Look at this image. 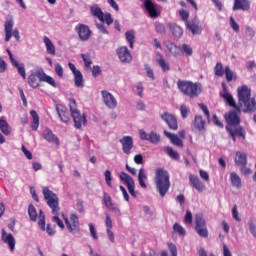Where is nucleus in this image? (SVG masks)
Segmentation results:
<instances>
[{
	"label": "nucleus",
	"mask_w": 256,
	"mask_h": 256,
	"mask_svg": "<svg viewBox=\"0 0 256 256\" xmlns=\"http://www.w3.org/2000/svg\"><path fill=\"white\" fill-rule=\"evenodd\" d=\"M222 97L223 99H225L230 107L237 109L238 112L242 111L243 113H255L256 111L255 98H248L244 102H239L237 105L235 99L233 98V95H231V93L227 92L226 90H224Z\"/></svg>",
	"instance_id": "1"
},
{
	"label": "nucleus",
	"mask_w": 256,
	"mask_h": 256,
	"mask_svg": "<svg viewBox=\"0 0 256 256\" xmlns=\"http://www.w3.org/2000/svg\"><path fill=\"white\" fill-rule=\"evenodd\" d=\"M222 253L223 256H233V253H231V249H229V246H227V244H223Z\"/></svg>",
	"instance_id": "63"
},
{
	"label": "nucleus",
	"mask_w": 256,
	"mask_h": 256,
	"mask_svg": "<svg viewBox=\"0 0 256 256\" xmlns=\"http://www.w3.org/2000/svg\"><path fill=\"white\" fill-rule=\"evenodd\" d=\"M39 80L43 81L44 83H48V85H51V87H57V82H55V79L45 73V71L42 70L41 73H38Z\"/></svg>",
	"instance_id": "33"
},
{
	"label": "nucleus",
	"mask_w": 256,
	"mask_h": 256,
	"mask_svg": "<svg viewBox=\"0 0 256 256\" xmlns=\"http://www.w3.org/2000/svg\"><path fill=\"white\" fill-rule=\"evenodd\" d=\"M69 108L75 129H83V126L85 127V125H87V116L81 114V111L77 109V102L74 98L69 100Z\"/></svg>",
	"instance_id": "2"
},
{
	"label": "nucleus",
	"mask_w": 256,
	"mask_h": 256,
	"mask_svg": "<svg viewBox=\"0 0 256 256\" xmlns=\"http://www.w3.org/2000/svg\"><path fill=\"white\" fill-rule=\"evenodd\" d=\"M248 227H249V231H250L251 235L253 237H255V239H256V225H255V223H253V221L250 220L248 222Z\"/></svg>",
	"instance_id": "53"
},
{
	"label": "nucleus",
	"mask_w": 256,
	"mask_h": 256,
	"mask_svg": "<svg viewBox=\"0 0 256 256\" xmlns=\"http://www.w3.org/2000/svg\"><path fill=\"white\" fill-rule=\"evenodd\" d=\"M101 94L104 104L108 109H115V107H117V99H115L113 94L109 93L107 90H102Z\"/></svg>",
	"instance_id": "16"
},
{
	"label": "nucleus",
	"mask_w": 256,
	"mask_h": 256,
	"mask_svg": "<svg viewBox=\"0 0 256 256\" xmlns=\"http://www.w3.org/2000/svg\"><path fill=\"white\" fill-rule=\"evenodd\" d=\"M141 1H144V7L152 19L159 17V14L157 13V8L155 6V3H153V1L151 0H141Z\"/></svg>",
	"instance_id": "27"
},
{
	"label": "nucleus",
	"mask_w": 256,
	"mask_h": 256,
	"mask_svg": "<svg viewBox=\"0 0 256 256\" xmlns=\"http://www.w3.org/2000/svg\"><path fill=\"white\" fill-rule=\"evenodd\" d=\"M43 137L45 141H48V143H54V145L57 146L60 145L59 138L55 134H53V131L49 128H46L43 131Z\"/></svg>",
	"instance_id": "29"
},
{
	"label": "nucleus",
	"mask_w": 256,
	"mask_h": 256,
	"mask_svg": "<svg viewBox=\"0 0 256 256\" xmlns=\"http://www.w3.org/2000/svg\"><path fill=\"white\" fill-rule=\"evenodd\" d=\"M1 239L3 243L9 246L10 251H15V237H13V234H8L5 229H2Z\"/></svg>",
	"instance_id": "24"
},
{
	"label": "nucleus",
	"mask_w": 256,
	"mask_h": 256,
	"mask_svg": "<svg viewBox=\"0 0 256 256\" xmlns=\"http://www.w3.org/2000/svg\"><path fill=\"white\" fill-rule=\"evenodd\" d=\"M180 113L183 117V119L187 118L189 115V108H187V106L185 105H181L180 106Z\"/></svg>",
	"instance_id": "59"
},
{
	"label": "nucleus",
	"mask_w": 256,
	"mask_h": 256,
	"mask_svg": "<svg viewBox=\"0 0 256 256\" xmlns=\"http://www.w3.org/2000/svg\"><path fill=\"white\" fill-rule=\"evenodd\" d=\"M104 177H105V181H106V184L108 185V187H113V184L111 183V181H113V178L111 177L110 170H106L104 172Z\"/></svg>",
	"instance_id": "50"
},
{
	"label": "nucleus",
	"mask_w": 256,
	"mask_h": 256,
	"mask_svg": "<svg viewBox=\"0 0 256 256\" xmlns=\"http://www.w3.org/2000/svg\"><path fill=\"white\" fill-rule=\"evenodd\" d=\"M0 131L4 135H11V127L9 126V123L2 118H0Z\"/></svg>",
	"instance_id": "40"
},
{
	"label": "nucleus",
	"mask_w": 256,
	"mask_h": 256,
	"mask_svg": "<svg viewBox=\"0 0 256 256\" xmlns=\"http://www.w3.org/2000/svg\"><path fill=\"white\" fill-rule=\"evenodd\" d=\"M55 73L58 77H63V66H61V64L57 63L55 65Z\"/></svg>",
	"instance_id": "62"
},
{
	"label": "nucleus",
	"mask_w": 256,
	"mask_h": 256,
	"mask_svg": "<svg viewBox=\"0 0 256 256\" xmlns=\"http://www.w3.org/2000/svg\"><path fill=\"white\" fill-rule=\"evenodd\" d=\"M214 74L216 77H223L225 75V69H223V64L218 62L214 67Z\"/></svg>",
	"instance_id": "45"
},
{
	"label": "nucleus",
	"mask_w": 256,
	"mask_h": 256,
	"mask_svg": "<svg viewBox=\"0 0 256 256\" xmlns=\"http://www.w3.org/2000/svg\"><path fill=\"white\" fill-rule=\"evenodd\" d=\"M159 139H160V136L157 133L151 132L149 134L148 141H150L151 143H159Z\"/></svg>",
	"instance_id": "51"
},
{
	"label": "nucleus",
	"mask_w": 256,
	"mask_h": 256,
	"mask_svg": "<svg viewBox=\"0 0 256 256\" xmlns=\"http://www.w3.org/2000/svg\"><path fill=\"white\" fill-rule=\"evenodd\" d=\"M233 11H249L251 2L249 0H234Z\"/></svg>",
	"instance_id": "26"
},
{
	"label": "nucleus",
	"mask_w": 256,
	"mask_h": 256,
	"mask_svg": "<svg viewBox=\"0 0 256 256\" xmlns=\"http://www.w3.org/2000/svg\"><path fill=\"white\" fill-rule=\"evenodd\" d=\"M161 69L164 73H167V71L171 70V66L169 65V63L167 61H165L164 59L161 60Z\"/></svg>",
	"instance_id": "57"
},
{
	"label": "nucleus",
	"mask_w": 256,
	"mask_h": 256,
	"mask_svg": "<svg viewBox=\"0 0 256 256\" xmlns=\"http://www.w3.org/2000/svg\"><path fill=\"white\" fill-rule=\"evenodd\" d=\"M189 181L196 191H199L200 193L205 191V184H203V182H201L199 177H197L193 174H190Z\"/></svg>",
	"instance_id": "28"
},
{
	"label": "nucleus",
	"mask_w": 256,
	"mask_h": 256,
	"mask_svg": "<svg viewBox=\"0 0 256 256\" xmlns=\"http://www.w3.org/2000/svg\"><path fill=\"white\" fill-rule=\"evenodd\" d=\"M125 37L130 45V49H133V43L135 42V32L133 30L127 31L125 33Z\"/></svg>",
	"instance_id": "46"
},
{
	"label": "nucleus",
	"mask_w": 256,
	"mask_h": 256,
	"mask_svg": "<svg viewBox=\"0 0 256 256\" xmlns=\"http://www.w3.org/2000/svg\"><path fill=\"white\" fill-rule=\"evenodd\" d=\"M117 55L122 63H131V61H133V56L127 46L118 48Z\"/></svg>",
	"instance_id": "18"
},
{
	"label": "nucleus",
	"mask_w": 256,
	"mask_h": 256,
	"mask_svg": "<svg viewBox=\"0 0 256 256\" xmlns=\"http://www.w3.org/2000/svg\"><path fill=\"white\" fill-rule=\"evenodd\" d=\"M170 187L171 181L169 180V173L161 170V197H165V195H167Z\"/></svg>",
	"instance_id": "15"
},
{
	"label": "nucleus",
	"mask_w": 256,
	"mask_h": 256,
	"mask_svg": "<svg viewBox=\"0 0 256 256\" xmlns=\"http://www.w3.org/2000/svg\"><path fill=\"white\" fill-rule=\"evenodd\" d=\"M168 249H169L172 256H177V246H175V244L169 242L168 243Z\"/></svg>",
	"instance_id": "61"
},
{
	"label": "nucleus",
	"mask_w": 256,
	"mask_h": 256,
	"mask_svg": "<svg viewBox=\"0 0 256 256\" xmlns=\"http://www.w3.org/2000/svg\"><path fill=\"white\" fill-rule=\"evenodd\" d=\"M170 31L173 35V37H176V39H181L183 37V28L177 24H170Z\"/></svg>",
	"instance_id": "35"
},
{
	"label": "nucleus",
	"mask_w": 256,
	"mask_h": 256,
	"mask_svg": "<svg viewBox=\"0 0 256 256\" xmlns=\"http://www.w3.org/2000/svg\"><path fill=\"white\" fill-rule=\"evenodd\" d=\"M81 57L84 61V65L86 69H90L91 65H93V61L91 60V57L89 56V54H81Z\"/></svg>",
	"instance_id": "47"
},
{
	"label": "nucleus",
	"mask_w": 256,
	"mask_h": 256,
	"mask_svg": "<svg viewBox=\"0 0 256 256\" xmlns=\"http://www.w3.org/2000/svg\"><path fill=\"white\" fill-rule=\"evenodd\" d=\"M103 203L109 211H114V213H118V215H121V209L116 207L115 203H113V198L107 192L103 193Z\"/></svg>",
	"instance_id": "22"
},
{
	"label": "nucleus",
	"mask_w": 256,
	"mask_h": 256,
	"mask_svg": "<svg viewBox=\"0 0 256 256\" xmlns=\"http://www.w3.org/2000/svg\"><path fill=\"white\" fill-rule=\"evenodd\" d=\"M179 16L181 17L182 21H184L187 25V23H189V11L185 10V9H180L178 11Z\"/></svg>",
	"instance_id": "48"
},
{
	"label": "nucleus",
	"mask_w": 256,
	"mask_h": 256,
	"mask_svg": "<svg viewBox=\"0 0 256 256\" xmlns=\"http://www.w3.org/2000/svg\"><path fill=\"white\" fill-rule=\"evenodd\" d=\"M154 181H155L158 193H161V168H156Z\"/></svg>",
	"instance_id": "42"
},
{
	"label": "nucleus",
	"mask_w": 256,
	"mask_h": 256,
	"mask_svg": "<svg viewBox=\"0 0 256 256\" xmlns=\"http://www.w3.org/2000/svg\"><path fill=\"white\" fill-rule=\"evenodd\" d=\"M68 67L74 75V83L76 87H83V74L81 73V71L77 70V67H75V64L71 62L68 63Z\"/></svg>",
	"instance_id": "21"
},
{
	"label": "nucleus",
	"mask_w": 256,
	"mask_h": 256,
	"mask_svg": "<svg viewBox=\"0 0 256 256\" xmlns=\"http://www.w3.org/2000/svg\"><path fill=\"white\" fill-rule=\"evenodd\" d=\"M42 193L44 195V199L52 210L54 215H59V211H61V207H59V197L55 194L49 187H43Z\"/></svg>",
	"instance_id": "4"
},
{
	"label": "nucleus",
	"mask_w": 256,
	"mask_h": 256,
	"mask_svg": "<svg viewBox=\"0 0 256 256\" xmlns=\"http://www.w3.org/2000/svg\"><path fill=\"white\" fill-rule=\"evenodd\" d=\"M53 223L58 225L60 229H65V224L59 219V216H54L52 218Z\"/></svg>",
	"instance_id": "58"
},
{
	"label": "nucleus",
	"mask_w": 256,
	"mask_h": 256,
	"mask_svg": "<svg viewBox=\"0 0 256 256\" xmlns=\"http://www.w3.org/2000/svg\"><path fill=\"white\" fill-rule=\"evenodd\" d=\"M230 27L233 29V31L239 33V24H237L233 17H230Z\"/></svg>",
	"instance_id": "56"
},
{
	"label": "nucleus",
	"mask_w": 256,
	"mask_h": 256,
	"mask_svg": "<svg viewBox=\"0 0 256 256\" xmlns=\"http://www.w3.org/2000/svg\"><path fill=\"white\" fill-rule=\"evenodd\" d=\"M91 11V15H93V17H96L97 19H99V21H101V23H105V14L103 13V10H101V8L97 5L92 6L90 8Z\"/></svg>",
	"instance_id": "30"
},
{
	"label": "nucleus",
	"mask_w": 256,
	"mask_h": 256,
	"mask_svg": "<svg viewBox=\"0 0 256 256\" xmlns=\"http://www.w3.org/2000/svg\"><path fill=\"white\" fill-rule=\"evenodd\" d=\"M238 103H245L247 99H251V88L242 85L237 88Z\"/></svg>",
	"instance_id": "19"
},
{
	"label": "nucleus",
	"mask_w": 256,
	"mask_h": 256,
	"mask_svg": "<svg viewBox=\"0 0 256 256\" xmlns=\"http://www.w3.org/2000/svg\"><path fill=\"white\" fill-rule=\"evenodd\" d=\"M166 154L170 159H173L174 161L179 160V152H177L173 147L167 146L165 148Z\"/></svg>",
	"instance_id": "41"
},
{
	"label": "nucleus",
	"mask_w": 256,
	"mask_h": 256,
	"mask_svg": "<svg viewBox=\"0 0 256 256\" xmlns=\"http://www.w3.org/2000/svg\"><path fill=\"white\" fill-rule=\"evenodd\" d=\"M28 215L30 218V221H37V218L39 219L38 225L41 229V231H45V214L43 213V210H39V215L37 214V209L33 204H30L28 206Z\"/></svg>",
	"instance_id": "8"
},
{
	"label": "nucleus",
	"mask_w": 256,
	"mask_h": 256,
	"mask_svg": "<svg viewBox=\"0 0 256 256\" xmlns=\"http://www.w3.org/2000/svg\"><path fill=\"white\" fill-rule=\"evenodd\" d=\"M62 218L69 233H79L81 231V227L79 226V216H77V213L71 214L69 218L62 213Z\"/></svg>",
	"instance_id": "6"
},
{
	"label": "nucleus",
	"mask_w": 256,
	"mask_h": 256,
	"mask_svg": "<svg viewBox=\"0 0 256 256\" xmlns=\"http://www.w3.org/2000/svg\"><path fill=\"white\" fill-rule=\"evenodd\" d=\"M240 173H242V175H251V173H253V171H251V168L247 167V165H242L240 168Z\"/></svg>",
	"instance_id": "55"
},
{
	"label": "nucleus",
	"mask_w": 256,
	"mask_h": 256,
	"mask_svg": "<svg viewBox=\"0 0 256 256\" xmlns=\"http://www.w3.org/2000/svg\"><path fill=\"white\" fill-rule=\"evenodd\" d=\"M230 183L235 189H241V187H243L241 177L235 172L230 173Z\"/></svg>",
	"instance_id": "31"
},
{
	"label": "nucleus",
	"mask_w": 256,
	"mask_h": 256,
	"mask_svg": "<svg viewBox=\"0 0 256 256\" xmlns=\"http://www.w3.org/2000/svg\"><path fill=\"white\" fill-rule=\"evenodd\" d=\"M105 216H106V220H105L106 228L109 230L113 229V220L111 219V216H109L108 213H105Z\"/></svg>",
	"instance_id": "52"
},
{
	"label": "nucleus",
	"mask_w": 256,
	"mask_h": 256,
	"mask_svg": "<svg viewBox=\"0 0 256 256\" xmlns=\"http://www.w3.org/2000/svg\"><path fill=\"white\" fill-rule=\"evenodd\" d=\"M186 29L192 33V35H201L203 29L195 22H186Z\"/></svg>",
	"instance_id": "32"
},
{
	"label": "nucleus",
	"mask_w": 256,
	"mask_h": 256,
	"mask_svg": "<svg viewBox=\"0 0 256 256\" xmlns=\"http://www.w3.org/2000/svg\"><path fill=\"white\" fill-rule=\"evenodd\" d=\"M145 179H147V175L145 174V169L140 168L138 173V182L140 187H142V189H147V184L145 183Z\"/></svg>",
	"instance_id": "39"
},
{
	"label": "nucleus",
	"mask_w": 256,
	"mask_h": 256,
	"mask_svg": "<svg viewBox=\"0 0 256 256\" xmlns=\"http://www.w3.org/2000/svg\"><path fill=\"white\" fill-rule=\"evenodd\" d=\"M43 41L48 55H55V45L53 42H51V39H49L47 36H44Z\"/></svg>",
	"instance_id": "36"
},
{
	"label": "nucleus",
	"mask_w": 256,
	"mask_h": 256,
	"mask_svg": "<svg viewBox=\"0 0 256 256\" xmlns=\"http://www.w3.org/2000/svg\"><path fill=\"white\" fill-rule=\"evenodd\" d=\"M144 68H145L147 77H149L151 81H155V74L153 72V69H151V67H149L148 64H145Z\"/></svg>",
	"instance_id": "49"
},
{
	"label": "nucleus",
	"mask_w": 256,
	"mask_h": 256,
	"mask_svg": "<svg viewBox=\"0 0 256 256\" xmlns=\"http://www.w3.org/2000/svg\"><path fill=\"white\" fill-rule=\"evenodd\" d=\"M56 111L62 123H69V121H71V114L69 113L67 106L63 104H57Z\"/></svg>",
	"instance_id": "17"
},
{
	"label": "nucleus",
	"mask_w": 256,
	"mask_h": 256,
	"mask_svg": "<svg viewBox=\"0 0 256 256\" xmlns=\"http://www.w3.org/2000/svg\"><path fill=\"white\" fill-rule=\"evenodd\" d=\"M164 135L169 139L172 145L176 147H183V139H185V130H181L178 132V135L175 133H171L167 130H164Z\"/></svg>",
	"instance_id": "10"
},
{
	"label": "nucleus",
	"mask_w": 256,
	"mask_h": 256,
	"mask_svg": "<svg viewBox=\"0 0 256 256\" xmlns=\"http://www.w3.org/2000/svg\"><path fill=\"white\" fill-rule=\"evenodd\" d=\"M224 73L226 76V81L228 83H231V81H237V73H235L233 70H231V67L226 66L224 68Z\"/></svg>",
	"instance_id": "37"
},
{
	"label": "nucleus",
	"mask_w": 256,
	"mask_h": 256,
	"mask_svg": "<svg viewBox=\"0 0 256 256\" xmlns=\"http://www.w3.org/2000/svg\"><path fill=\"white\" fill-rule=\"evenodd\" d=\"M39 73H43V70H37L28 76V85L32 87V89H37V87L41 85L42 80L39 79Z\"/></svg>",
	"instance_id": "23"
},
{
	"label": "nucleus",
	"mask_w": 256,
	"mask_h": 256,
	"mask_svg": "<svg viewBox=\"0 0 256 256\" xmlns=\"http://www.w3.org/2000/svg\"><path fill=\"white\" fill-rule=\"evenodd\" d=\"M120 143L122 145L123 152L126 155H129L131 153V149H133V137L124 136L122 139H120Z\"/></svg>",
	"instance_id": "25"
},
{
	"label": "nucleus",
	"mask_w": 256,
	"mask_h": 256,
	"mask_svg": "<svg viewBox=\"0 0 256 256\" xmlns=\"http://www.w3.org/2000/svg\"><path fill=\"white\" fill-rule=\"evenodd\" d=\"M173 230L175 233H177L178 235L185 237L187 235V231L185 230V228L183 226H181V224L179 223H175L173 225Z\"/></svg>",
	"instance_id": "44"
},
{
	"label": "nucleus",
	"mask_w": 256,
	"mask_h": 256,
	"mask_svg": "<svg viewBox=\"0 0 256 256\" xmlns=\"http://www.w3.org/2000/svg\"><path fill=\"white\" fill-rule=\"evenodd\" d=\"M234 161L239 167L247 165V154L244 152H236Z\"/></svg>",
	"instance_id": "34"
},
{
	"label": "nucleus",
	"mask_w": 256,
	"mask_h": 256,
	"mask_svg": "<svg viewBox=\"0 0 256 256\" xmlns=\"http://www.w3.org/2000/svg\"><path fill=\"white\" fill-rule=\"evenodd\" d=\"M164 45L172 55H179V51L186 55V57H191L193 55V48L189 44L177 46L173 42L165 41Z\"/></svg>",
	"instance_id": "5"
},
{
	"label": "nucleus",
	"mask_w": 256,
	"mask_h": 256,
	"mask_svg": "<svg viewBox=\"0 0 256 256\" xmlns=\"http://www.w3.org/2000/svg\"><path fill=\"white\" fill-rule=\"evenodd\" d=\"M120 180L125 183L130 195H132V197H137V192H135V180H133V177H131L126 172H121Z\"/></svg>",
	"instance_id": "11"
},
{
	"label": "nucleus",
	"mask_w": 256,
	"mask_h": 256,
	"mask_svg": "<svg viewBox=\"0 0 256 256\" xmlns=\"http://www.w3.org/2000/svg\"><path fill=\"white\" fill-rule=\"evenodd\" d=\"M161 118L172 131H177L179 129V122L177 121V117L172 113L165 112L162 114Z\"/></svg>",
	"instance_id": "12"
},
{
	"label": "nucleus",
	"mask_w": 256,
	"mask_h": 256,
	"mask_svg": "<svg viewBox=\"0 0 256 256\" xmlns=\"http://www.w3.org/2000/svg\"><path fill=\"white\" fill-rule=\"evenodd\" d=\"M30 115L33 119L31 122V129L37 131V129H39V114H37V111L31 110Z\"/></svg>",
	"instance_id": "38"
},
{
	"label": "nucleus",
	"mask_w": 256,
	"mask_h": 256,
	"mask_svg": "<svg viewBox=\"0 0 256 256\" xmlns=\"http://www.w3.org/2000/svg\"><path fill=\"white\" fill-rule=\"evenodd\" d=\"M104 23H106L108 25L113 24V17H111V13L104 14Z\"/></svg>",
	"instance_id": "64"
},
{
	"label": "nucleus",
	"mask_w": 256,
	"mask_h": 256,
	"mask_svg": "<svg viewBox=\"0 0 256 256\" xmlns=\"http://www.w3.org/2000/svg\"><path fill=\"white\" fill-rule=\"evenodd\" d=\"M226 131L229 133V137L234 141H237V137H242V139H245V130L243 127H237L233 128V126H226Z\"/></svg>",
	"instance_id": "20"
},
{
	"label": "nucleus",
	"mask_w": 256,
	"mask_h": 256,
	"mask_svg": "<svg viewBox=\"0 0 256 256\" xmlns=\"http://www.w3.org/2000/svg\"><path fill=\"white\" fill-rule=\"evenodd\" d=\"M184 221H185V223H188L189 225H191V223H193V213H191L190 210L186 211Z\"/></svg>",
	"instance_id": "54"
},
{
	"label": "nucleus",
	"mask_w": 256,
	"mask_h": 256,
	"mask_svg": "<svg viewBox=\"0 0 256 256\" xmlns=\"http://www.w3.org/2000/svg\"><path fill=\"white\" fill-rule=\"evenodd\" d=\"M241 111L231 110L225 114L226 123H228V127H233V125H239L241 123V116H239Z\"/></svg>",
	"instance_id": "14"
},
{
	"label": "nucleus",
	"mask_w": 256,
	"mask_h": 256,
	"mask_svg": "<svg viewBox=\"0 0 256 256\" xmlns=\"http://www.w3.org/2000/svg\"><path fill=\"white\" fill-rule=\"evenodd\" d=\"M75 31L78 34L80 41H89L91 37V28L85 24L79 23L75 26Z\"/></svg>",
	"instance_id": "13"
},
{
	"label": "nucleus",
	"mask_w": 256,
	"mask_h": 256,
	"mask_svg": "<svg viewBox=\"0 0 256 256\" xmlns=\"http://www.w3.org/2000/svg\"><path fill=\"white\" fill-rule=\"evenodd\" d=\"M178 89L184 93V95H187L188 97H198V95H201V91L203 89L201 88V83H193L189 81H178L177 83Z\"/></svg>",
	"instance_id": "3"
},
{
	"label": "nucleus",
	"mask_w": 256,
	"mask_h": 256,
	"mask_svg": "<svg viewBox=\"0 0 256 256\" xmlns=\"http://www.w3.org/2000/svg\"><path fill=\"white\" fill-rule=\"evenodd\" d=\"M194 127L195 129H198V131H203V129H205V121L203 120V117L201 116L195 117Z\"/></svg>",
	"instance_id": "43"
},
{
	"label": "nucleus",
	"mask_w": 256,
	"mask_h": 256,
	"mask_svg": "<svg viewBox=\"0 0 256 256\" xmlns=\"http://www.w3.org/2000/svg\"><path fill=\"white\" fill-rule=\"evenodd\" d=\"M232 217L233 219H235L236 221H241V217L239 216V210H237V205H235L232 208Z\"/></svg>",
	"instance_id": "60"
},
{
	"label": "nucleus",
	"mask_w": 256,
	"mask_h": 256,
	"mask_svg": "<svg viewBox=\"0 0 256 256\" xmlns=\"http://www.w3.org/2000/svg\"><path fill=\"white\" fill-rule=\"evenodd\" d=\"M15 22L12 20V18L7 19L4 24V31H5V41L6 43H9L11 41V38H15L16 41H20L21 37L19 36V29H14Z\"/></svg>",
	"instance_id": "7"
},
{
	"label": "nucleus",
	"mask_w": 256,
	"mask_h": 256,
	"mask_svg": "<svg viewBox=\"0 0 256 256\" xmlns=\"http://www.w3.org/2000/svg\"><path fill=\"white\" fill-rule=\"evenodd\" d=\"M195 231L198 233L199 237H203L207 239L209 237V230H207V222L203 215L196 214L195 215Z\"/></svg>",
	"instance_id": "9"
}]
</instances>
